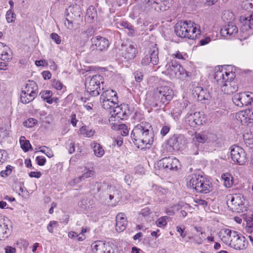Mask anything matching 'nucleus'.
<instances>
[{
	"instance_id": "obj_1",
	"label": "nucleus",
	"mask_w": 253,
	"mask_h": 253,
	"mask_svg": "<svg viewBox=\"0 0 253 253\" xmlns=\"http://www.w3.org/2000/svg\"><path fill=\"white\" fill-rule=\"evenodd\" d=\"M151 124L142 122L136 125L131 133V137L134 144L141 149H149L152 145L153 135L151 132Z\"/></svg>"
},
{
	"instance_id": "obj_2",
	"label": "nucleus",
	"mask_w": 253,
	"mask_h": 253,
	"mask_svg": "<svg viewBox=\"0 0 253 253\" xmlns=\"http://www.w3.org/2000/svg\"><path fill=\"white\" fill-rule=\"evenodd\" d=\"M235 73L232 71H227L222 69L216 71L214 75V79L217 84L221 85V91L225 95H231L237 91V87L235 84L231 85V82L235 78Z\"/></svg>"
},
{
	"instance_id": "obj_3",
	"label": "nucleus",
	"mask_w": 253,
	"mask_h": 253,
	"mask_svg": "<svg viewBox=\"0 0 253 253\" xmlns=\"http://www.w3.org/2000/svg\"><path fill=\"white\" fill-rule=\"evenodd\" d=\"M166 70L163 73L169 76L170 79L179 78L182 80L189 76L188 72L175 60H172L165 66Z\"/></svg>"
},
{
	"instance_id": "obj_4",
	"label": "nucleus",
	"mask_w": 253,
	"mask_h": 253,
	"mask_svg": "<svg viewBox=\"0 0 253 253\" xmlns=\"http://www.w3.org/2000/svg\"><path fill=\"white\" fill-rule=\"evenodd\" d=\"M82 11L79 5L77 4L72 6H69L66 9L65 15L66 20L64 22L65 25L70 29H72L74 24H79L81 20Z\"/></svg>"
},
{
	"instance_id": "obj_5",
	"label": "nucleus",
	"mask_w": 253,
	"mask_h": 253,
	"mask_svg": "<svg viewBox=\"0 0 253 253\" xmlns=\"http://www.w3.org/2000/svg\"><path fill=\"white\" fill-rule=\"evenodd\" d=\"M245 3V6H246L247 8H253V0H251L250 1L247 0ZM240 21L242 24L240 27V32L243 34H245L244 39H246L250 34H252V33L250 32V31L253 29V11L249 16H241Z\"/></svg>"
},
{
	"instance_id": "obj_6",
	"label": "nucleus",
	"mask_w": 253,
	"mask_h": 253,
	"mask_svg": "<svg viewBox=\"0 0 253 253\" xmlns=\"http://www.w3.org/2000/svg\"><path fill=\"white\" fill-rule=\"evenodd\" d=\"M137 5L135 7V9H138L140 12L147 11L151 8H154L155 10H162L161 3L167 2V0H136Z\"/></svg>"
},
{
	"instance_id": "obj_7",
	"label": "nucleus",
	"mask_w": 253,
	"mask_h": 253,
	"mask_svg": "<svg viewBox=\"0 0 253 253\" xmlns=\"http://www.w3.org/2000/svg\"><path fill=\"white\" fill-rule=\"evenodd\" d=\"M226 204L232 211L238 212L242 211L244 208V199L240 194H229L226 196Z\"/></svg>"
},
{
	"instance_id": "obj_8",
	"label": "nucleus",
	"mask_w": 253,
	"mask_h": 253,
	"mask_svg": "<svg viewBox=\"0 0 253 253\" xmlns=\"http://www.w3.org/2000/svg\"><path fill=\"white\" fill-rule=\"evenodd\" d=\"M90 42L91 45L90 46L89 49L91 51L95 50L104 51L107 50L110 45L108 40L100 36L92 37L90 40Z\"/></svg>"
},
{
	"instance_id": "obj_9",
	"label": "nucleus",
	"mask_w": 253,
	"mask_h": 253,
	"mask_svg": "<svg viewBox=\"0 0 253 253\" xmlns=\"http://www.w3.org/2000/svg\"><path fill=\"white\" fill-rule=\"evenodd\" d=\"M231 157L232 160L239 165H243L247 160V154L244 149L237 146L233 145L231 147Z\"/></svg>"
},
{
	"instance_id": "obj_10",
	"label": "nucleus",
	"mask_w": 253,
	"mask_h": 253,
	"mask_svg": "<svg viewBox=\"0 0 253 253\" xmlns=\"http://www.w3.org/2000/svg\"><path fill=\"white\" fill-rule=\"evenodd\" d=\"M231 240L229 246L235 250H243L248 246V243L246 238L237 231L233 232Z\"/></svg>"
},
{
	"instance_id": "obj_11",
	"label": "nucleus",
	"mask_w": 253,
	"mask_h": 253,
	"mask_svg": "<svg viewBox=\"0 0 253 253\" xmlns=\"http://www.w3.org/2000/svg\"><path fill=\"white\" fill-rule=\"evenodd\" d=\"M130 114V110L128 105L121 104L116 106L113 111L112 116L109 118V121H115L116 119L125 120L126 119Z\"/></svg>"
},
{
	"instance_id": "obj_12",
	"label": "nucleus",
	"mask_w": 253,
	"mask_h": 253,
	"mask_svg": "<svg viewBox=\"0 0 253 253\" xmlns=\"http://www.w3.org/2000/svg\"><path fill=\"white\" fill-rule=\"evenodd\" d=\"M160 165L167 169L176 170L179 166V161L175 157H165L160 161Z\"/></svg>"
},
{
	"instance_id": "obj_13",
	"label": "nucleus",
	"mask_w": 253,
	"mask_h": 253,
	"mask_svg": "<svg viewBox=\"0 0 253 253\" xmlns=\"http://www.w3.org/2000/svg\"><path fill=\"white\" fill-rule=\"evenodd\" d=\"M205 119L204 115L197 112L189 115L186 118V122L191 127H196L202 125L205 122Z\"/></svg>"
},
{
	"instance_id": "obj_14",
	"label": "nucleus",
	"mask_w": 253,
	"mask_h": 253,
	"mask_svg": "<svg viewBox=\"0 0 253 253\" xmlns=\"http://www.w3.org/2000/svg\"><path fill=\"white\" fill-rule=\"evenodd\" d=\"M100 99L102 107L106 110L115 108L118 101L117 96H101Z\"/></svg>"
},
{
	"instance_id": "obj_15",
	"label": "nucleus",
	"mask_w": 253,
	"mask_h": 253,
	"mask_svg": "<svg viewBox=\"0 0 253 253\" xmlns=\"http://www.w3.org/2000/svg\"><path fill=\"white\" fill-rule=\"evenodd\" d=\"M122 47H124L125 49H123L124 51L122 52L123 56L126 60H131L135 58L137 53L136 45L135 44H130L124 45L122 44Z\"/></svg>"
},
{
	"instance_id": "obj_16",
	"label": "nucleus",
	"mask_w": 253,
	"mask_h": 253,
	"mask_svg": "<svg viewBox=\"0 0 253 253\" xmlns=\"http://www.w3.org/2000/svg\"><path fill=\"white\" fill-rule=\"evenodd\" d=\"M195 190L198 193L207 194L212 190V185L210 181L202 175Z\"/></svg>"
},
{
	"instance_id": "obj_17",
	"label": "nucleus",
	"mask_w": 253,
	"mask_h": 253,
	"mask_svg": "<svg viewBox=\"0 0 253 253\" xmlns=\"http://www.w3.org/2000/svg\"><path fill=\"white\" fill-rule=\"evenodd\" d=\"M92 251L93 253H110V250H108L110 248L108 243L102 241H94L91 246Z\"/></svg>"
},
{
	"instance_id": "obj_18",
	"label": "nucleus",
	"mask_w": 253,
	"mask_h": 253,
	"mask_svg": "<svg viewBox=\"0 0 253 253\" xmlns=\"http://www.w3.org/2000/svg\"><path fill=\"white\" fill-rule=\"evenodd\" d=\"M188 28L187 29V38L189 39H194L197 38L198 35L201 34L200 26L191 21H187Z\"/></svg>"
},
{
	"instance_id": "obj_19",
	"label": "nucleus",
	"mask_w": 253,
	"mask_h": 253,
	"mask_svg": "<svg viewBox=\"0 0 253 253\" xmlns=\"http://www.w3.org/2000/svg\"><path fill=\"white\" fill-rule=\"evenodd\" d=\"M202 175L198 173H191L186 178L187 187L193 190H196Z\"/></svg>"
},
{
	"instance_id": "obj_20",
	"label": "nucleus",
	"mask_w": 253,
	"mask_h": 253,
	"mask_svg": "<svg viewBox=\"0 0 253 253\" xmlns=\"http://www.w3.org/2000/svg\"><path fill=\"white\" fill-rule=\"evenodd\" d=\"M187 21H181L177 23L174 27V32L176 35L181 38H187V29L188 28Z\"/></svg>"
},
{
	"instance_id": "obj_21",
	"label": "nucleus",
	"mask_w": 253,
	"mask_h": 253,
	"mask_svg": "<svg viewBox=\"0 0 253 253\" xmlns=\"http://www.w3.org/2000/svg\"><path fill=\"white\" fill-rule=\"evenodd\" d=\"M86 90L90 95H110L112 93H115L114 95H117V92L114 91L113 89H107L103 91L102 92H100V88L99 86L96 85H89L88 84H85Z\"/></svg>"
},
{
	"instance_id": "obj_22",
	"label": "nucleus",
	"mask_w": 253,
	"mask_h": 253,
	"mask_svg": "<svg viewBox=\"0 0 253 253\" xmlns=\"http://www.w3.org/2000/svg\"><path fill=\"white\" fill-rule=\"evenodd\" d=\"M234 104L239 107L251 105L253 98L251 96H234L232 98Z\"/></svg>"
},
{
	"instance_id": "obj_23",
	"label": "nucleus",
	"mask_w": 253,
	"mask_h": 253,
	"mask_svg": "<svg viewBox=\"0 0 253 253\" xmlns=\"http://www.w3.org/2000/svg\"><path fill=\"white\" fill-rule=\"evenodd\" d=\"M116 230L119 232L125 230L127 224L125 214L122 212L119 213L116 217Z\"/></svg>"
},
{
	"instance_id": "obj_24",
	"label": "nucleus",
	"mask_w": 253,
	"mask_h": 253,
	"mask_svg": "<svg viewBox=\"0 0 253 253\" xmlns=\"http://www.w3.org/2000/svg\"><path fill=\"white\" fill-rule=\"evenodd\" d=\"M234 231H235L229 229L222 228L220 230L218 236L221 241L225 244L229 245L231 241H232L231 239Z\"/></svg>"
},
{
	"instance_id": "obj_25",
	"label": "nucleus",
	"mask_w": 253,
	"mask_h": 253,
	"mask_svg": "<svg viewBox=\"0 0 253 253\" xmlns=\"http://www.w3.org/2000/svg\"><path fill=\"white\" fill-rule=\"evenodd\" d=\"M238 31V28L236 26L232 23H229L220 30V33L222 36L227 37L228 36H234L237 33Z\"/></svg>"
},
{
	"instance_id": "obj_26",
	"label": "nucleus",
	"mask_w": 253,
	"mask_h": 253,
	"mask_svg": "<svg viewBox=\"0 0 253 253\" xmlns=\"http://www.w3.org/2000/svg\"><path fill=\"white\" fill-rule=\"evenodd\" d=\"M172 98V96H151V99L156 100V101L155 103H151L150 105L154 107H161L162 104H168Z\"/></svg>"
},
{
	"instance_id": "obj_27",
	"label": "nucleus",
	"mask_w": 253,
	"mask_h": 253,
	"mask_svg": "<svg viewBox=\"0 0 253 253\" xmlns=\"http://www.w3.org/2000/svg\"><path fill=\"white\" fill-rule=\"evenodd\" d=\"M209 132L207 131H203L200 132H195L193 135V141L196 144H203L206 143L209 139Z\"/></svg>"
},
{
	"instance_id": "obj_28",
	"label": "nucleus",
	"mask_w": 253,
	"mask_h": 253,
	"mask_svg": "<svg viewBox=\"0 0 253 253\" xmlns=\"http://www.w3.org/2000/svg\"><path fill=\"white\" fill-rule=\"evenodd\" d=\"M38 92V87L37 84L33 81H29L28 83L24 90H22V93L27 95L37 94Z\"/></svg>"
},
{
	"instance_id": "obj_29",
	"label": "nucleus",
	"mask_w": 253,
	"mask_h": 253,
	"mask_svg": "<svg viewBox=\"0 0 253 253\" xmlns=\"http://www.w3.org/2000/svg\"><path fill=\"white\" fill-rule=\"evenodd\" d=\"M117 27L119 28L122 27L125 30V32L129 37H134L135 32L134 26L130 23L126 21H121L117 23Z\"/></svg>"
},
{
	"instance_id": "obj_30",
	"label": "nucleus",
	"mask_w": 253,
	"mask_h": 253,
	"mask_svg": "<svg viewBox=\"0 0 253 253\" xmlns=\"http://www.w3.org/2000/svg\"><path fill=\"white\" fill-rule=\"evenodd\" d=\"M103 77L99 74H95L92 77L88 76L85 79V84L89 85L99 86L100 83L103 84Z\"/></svg>"
},
{
	"instance_id": "obj_31",
	"label": "nucleus",
	"mask_w": 253,
	"mask_h": 253,
	"mask_svg": "<svg viewBox=\"0 0 253 253\" xmlns=\"http://www.w3.org/2000/svg\"><path fill=\"white\" fill-rule=\"evenodd\" d=\"M249 116L248 109L239 111L236 114L237 120L243 125L251 123Z\"/></svg>"
},
{
	"instance_id": "obj_32",
	"label": "nucleus",
	"mask_w": 253,
	"mask_h": 253,
	"mask_svg": "<svg viewBox=\"0 0 253 253\" xmlns=\"http://www.w3.org/2000/svg\"><path fill=\"white\" fill-rule=\"evenodd\" d=\"M190 92L192 95H201V94H210L209 90L207 88H204L199 86L197 84L194 83L190 86Z\"/></svg>"
},
{
	"instance_id": "obj_33",
	"label": "nucleus",
	"mask_w": 253,
	"mask_h": 253,
	"mask_svg": "<svg viewBox=\"0 0 253 253\" xmlns=\"http://www.w3.org/2000/svg\"><path fill=\"white\" fill-rule=\"evenodd\" d=\"M149 54V56H150L151 63L153 65H157L159 62V51L157 44H155L150 48Z\"/></svg>"
},
{
	"instance_id": "obj_34",
	"label": "nucleus",
	"mask_w": 253,
	"mask_h": 253,
	"mask_svg": "<svg viewBox=\"0 0 253 253\" xmlns=\"http://www.w3.org/2000/svg\"><path fill=\"white\" fill-rule=\"evenodd\" d=\"M95 172L93 170H89L87 169L86 171H84L83 174L73 180L74 183H79L83 180L88 178H93L95 177Z\"/></svg>"
},
{
	"instance_id": "obj_35",
	"label": "nucleus",
	"mask_w": 253,
	"mask_h": 253,
	"mask_svg": "<svg viewBox=\"0 0 253 253\" xmlns=\"http://www.w3.org/2000/svg\"><path fill=\"white\" fill-rule=\"evenodd\" d=\"M91 146L93 149L94 155L96 157L100 158L104 155V150L99 143L94 141L91 144Z\"/></svg>"
},
{
	"instance_id": "obj_36",
	"label": "nucleus",
	"mask_w": 253,
	"mask_h": 253,
	"mask_svg": "<svg viewBox=\"0 0 253 253\" xmlns=\"http://www.w3.org/2000/svg\"><path fill=\"white\" fill-rule=\"evenodd\" d=\"M154 92L155 94H160L161 95H170L173 94L172 89L168 85H162L158 87L155 90Z\"/></svg>"
},
{
	"instance_id": "obj_37",
	"label": "nucleus",
	"mask_w": 253,
	"mask_h": 253,
	"mask_svg": "<svg viewBox=\"0 0 253 253\" xmlns=\"http://www.w3.org/2000/svg\"><path fill=\"white\" fill-rule=\"evenodd\" d=\"M19 143L20 147L24 152H27L29 150H33V147L30 141L27 140L25 136H22L20 137Z\"/></svg>"
},
{
	"instance_id": "obj_38",
	"label": "nucleus",
	"mask_w": 253,
	"mask_h": 253,
	"mask_svg": "<svg viewBox=\"0 0 253 253\" xmlns=\"http://www.w3.org/2000/svg\"><path fill=\"white\" fill-rule=\"evenodd\" d=\"M167 144L171 148L170 150L171 151L178 149L179 147V138L176 135L172 136L168 139Z\"/></svg>"
},
{
	"instance_id": "obj_39",
	"label": "nucleus",
	"mask_w": 253,
	"mask_h": 253,
	"mask_svg": "<svg viewBox=\"0 0 253 253\" xmlns=\"http://www.w3.org/2000/svg\"><path fill=\"white\" fill-rule=\"evenodd\" d=\"M221 178L223 181V184L226 187L230 188L233 185V178L230 173L226 172L223 174Z\"/></svg>"
},
{
	"instance_id": "obj_40",
	"label": "nucleus",
	"mask_w": 253,
	"mask_h": 253,
	"mask_svg": "<svg viewBox=\"0 0 253 253\" xmlns=\"http://www.w3.org/2000/svg\"><path fill=\"white\" fill-rule=\"evenodd\" d=\"M80 134L84 135V137H90L92 136L95 131L92 129H90L88 126H82L79 130Z\"/></svg>"
},
{
	"instance_id": "obj_41",
	"label": "nucleus",
	"mask_w": 253,
	"mask_h": 253,
	"mask_svg": "<svg viewBox=\"0 0 253 253\" xmlns=\"http://www.w3.org/2000/svg\"><path fill=\"white\" fill-rule=\"evenodd\" d=\"M11 51L10 48L6 45L3 48L0 58L6 61H9L12 59V55L10 54Z\"/></svg>"
},
{
	"instance_id": "obj_42",
	"label": "nucleus",
	"mask_w": 253,
	"mask_h": 253,
	"mask_svg": "<svg viewBox=\"0 0 253 253\" xmlns=\"http://www.w3.org/2000/svg\"><path fill=\"white\" fill-rule=\"evenodd\" d=\"M169 217L167 216H164L159 218L156 221L157 226L160 228H164L167 224V220Z\"/></svg>"
},
{
	"instance_id": "obj_43",
	"label": "nucleus",
	"mask_w": 253,
	"mask_h": 253,
	"mask_svg": "<svg viewBox=\"0 0 253 253\" xmlns=\"http://www.w3.org/2000/svg\"><path fill=\"white\" fill-rule=\"evenodd\" d=\"M9 136V132L8 129L5 127L0 128V142L5 140Z\"/></svg>"
},
{
	"instance_id": "obj_44",
	"label": "nucleus",
	"mask_w": 253,
	"mask_h": 253,
	"mask_svg": "<svg viewBox=\"0 0 253 253\" xmlns=\"http://www.w3.org/2000/svg\"><path fill=\"white\" fill-rule=\"evenodd\" d=\"M37 124V120L34 118H29L24 122V126L27 127H33Z\"/></svg>"
},
{
	"instance_id": "obj_45",
	"label": "nucleus",
	"mask_w": 253,
	"mask_h": 253,
	"mask_svg": "<svg viewBox=\"0 0 253 253\" xmlns=\"http://www.w3.org/2000/svg\"><path fill=\"white\" fill-rule=\"evenodd\" d=\"M8 158V154L7 152L3 149H0V166L5 162Z\"/></svg>"
},
{
	"instance_id": "obj_46",
	"label": "nucleus",
	"mask_w": 253,
	"mask_h": 253,
	"mask_svg": "<svg viewBox=\"0 0 253 253\" xmlns=\"http://www.w3.org/2000/svg\"><path fill=\"white\" fill-rule=\"evenodd\" d=\"M246 230L251 233L253 231V214L252 217H249L247 219Z\"/></svg>"
},
{
	"instance_id": "obj_47",
	"label": "nucleus",
	"mask_w": 253,
	"mask_h": 253,
	"mask_svg": "<svg viewBox=\"0 0 253 253\" xmlns=\"http://www.w3.org/2000/svg\"><path fill=\"white\" fill-rule=\"evenodd\" d=\"M120 133L123 136H126L128 134V130L125 124H120L117 127Z\"/></svg>"
},
{
	"instance_id": "obj_48",
	"label": "nucleus",
	"mask_w": 253,
	"mask_h": 253,
	"mask_svg": "<svg viewBox=\"0 0 253 253\" xmlns=\"http://www.w3.org/2000/svg\"><path fill=\"white\" fill-rule=\"evenodd\" d=\"M52 85L57 90H63L62 93H64V90H66V86L59 81L54 80L52 83Z\"/></svg>"
},
{
	"instance_id": "obj_49",
	"label": "nucleus",
	"mask_w": 253,
	"mask_h": 253,
	"mask_svg": "<svg viewBox=\"0 0 253 253\" xmlns=\"http://www.w3.org/2000/svg\"><path fill=\"white\" fill-rule=\"evenodd\" d=\"M96 12L95 11L93 7H89L86 10V17L93 20L96 16Z\"/></svg>"
},
{
	"instance_id": "obj_50",
	"label": "nucleus",
	"mask_w": 253,
	"mask_h": 253,
	"mask_svg": "<svg viewBox=\"0 0 253 253\" xmlns=\"http://www.w3.org/2000/svg\"><path fill=\"white\" fill-rule=\"evenodd\" d=\"M58 226V222L56 221H50L47 226V230L51 233L54 232V228H56Z\"/></svg>"
},
{
	"instance_id": "obj_51",
	"label": "nucleus",
	"mask_w": 253,
	"mask_h": 253,
	"mask_svg": "<svg viewBox=\"0 0 253 253\" xmlns=\"http://www.w3.org/2000/svg\"><path fill=\"white\" fill-rule=\"evenodd\" d=\"M13 169V167L10 165H8L6 167V169L4 170H2L0 172V175L1 176H7L11 174Z\"/></svg>"
},
{
	"instance_id": "obj_52",
	"label": "nucleus",
	"mask_w": 253,
	"mask_h": 253,
	"mask_svg": "<svg viewBox=\"0 0 253 253\" xmlns=\"http://www.w3.org/2000/svg\"><path fill=\"white\" fill-rule=\"evenodd\" d=\"M135 80L137 83L141 82L143 79V73L140 71H136L134 73Z\"/></svg>"
},
{
	"instance_id": "obj_53",
	"label": "nucleus",
	"mask_w": 253,
	"mask_h": 253,
	"mask_svg": "<svg viewBox=\"0 0 253 253\" xmlns=\"http://www.w3.org/2000/svg\"><path fill=\"white\" fill-rule=\"evenodd\" d=\"M14 13L11 9L8 10L6 14V19L8 23L12 22L14 21Z\"/></svg>"
},
{
	"instance_id": "obj_54",
	"label": "nucleus",
	"mask_w": 253,
	"mask_h": 253,
	"mask_svg": "<svg viewBox=\"0 0 253 253\" xmlns=\"http://www.w3.org/2000/svg\"><path fill=\"white\" fill-rule=\"evenodd\" d=\"M243 138L246 144L250 145L253 143V136L252 134L246 133L243 135Z\"/></svg>"
},
{
	"instance_id": "obj_55",
	"label": "nucleus",
	"mask_w": 253,
	"mask_h": 253,
	"mask_svg": "<svg viewBox=\"0 0 253 253\" xmlns=\"http://www.w3.org/2000/svg\"><path fill=\"white\" fill-rule=\"evenodd\" d=\"M42 148L45 149H42L40 151V152L45 154V155H46V156H47L48 158H51L54 156L52 151L48 147L44 146L42 147Z\"/></svg>"
},
{
	"instance_id": "obj_56",
	"label": "nucleus",
	"mask_w": 253,
	"mask_h": 253,
	"mask_svg": "<svg viewBox=\"0 0 253 253\" xmlns=\"http://www.w3.org/2000/svg\"><path fill=\"white\" fill-rule=\"evenodd\" d=\"M34 99V96H20V101L23 104L28 103Z\"/></svg>"
},
{
	"instance_id": "obj_57",
	"label": "nucleus",
	"mask_w": 253,
	"mask_h": 253,
	"mask_svg": "<svg viewBox=\"0 0 253 253\" xmlns=\"http://www.w3.org/2000/svg\"><path fill=\"white\" fill-rule=\"evenodd\" d=\"M194 201L196 204V206L201 205L205 208V207H207L208 205V203L207 201L199 198H196L194 200Z\"/></svg>"
},
{
	"instance_id": "obj_58",
	"label": "nucleus",
	"mask_w": 253,
	"mask_h": 253,
	"mask_svg": "<svg viewBox=\"0 0 253 253\" xmlns=\"http://www.w3.org/2000/svg\"><path fill=\"white\" fill-rule=\"evenodd\" d=\"M37 164L39 166H42L46 162V159L43 156H37L36 158Z\"/></svg>"
},
{
	"instance_id": "obj_59",
	"label": "nucleus",
	"mask_w": 253,
	"mask_h": 253,
	"mask_svg": "<svg viewBox=\"0 0 253 253\" xmlns=\"http://www.w3.org/2000/svg\"><path fill=\"white\" fill-rule=\"evenodd\" d=\"M50 38L56 43L59 44L61 43L60 37L57 34L55 33H52L50 35Z\"/></svg>"
},
{
	"instance_id": "obj_60",
	"label": "nucleus",
	"mask_w": 253,
	"mask_h": 253,
	"mask_svg": "<svg viewBox=\"0 0 253 253\" xmlns=\"http://www.w3.org/2000/svg\"><path fill=\"white\" fill-rule=\"evenodd\" d=\"M150 62H151V61L149 55H147L144 57H143L141 61V63L142 66H147L149 64Z\"/></svg>"
},
{
	"instance_id": "obj_61",
	"label": "nucleus",
	"mask_w": 253,
	"mask_h": 253,
	"mask_svg": "<svg viewBox=\"0 0 253 253\" xmlns=\"http://www.w3.org/2000/svg\"><path fill=\"white\" fill-rule=\"evenodd\" d=\"M86 232V229L85 228H82L81 232L80 233L81 234L80 236L77 239V241H83L85 240L86 237L84 235V233Z\"/></svg>"
},
{
	"instance_id": "obj_62",
	"label": "nucleus",
	"mask_w": 253,
	"mask_h": 253,
	"mask_svg": "<svg viewBox=\"0 0 253 253\" xmlns=\"http://www.w3.org/2000/svg\"><path fill=\"white\" fill-rule=\"evenodd\" d=\"M81 234H78L76 232L71 231L68 232V236L69 238L71 239H75L77 238V239L80 236Z\"/></svg>"
},
{
	"instance_id": "obj_63",
	"label": "nucleus",
	"mask_w": 253,
	"mask_h": 253,
	"mask_svg": "<svg viewBox=\"0 0 253 253\" xmlns=\"http://www.w3.org/2000/svg\"><path fill=\"white\" fill-rule=\"evenodd\" d=\"M29 175L31 177L40 178L42 176V173L40 171H31Z\"/></svg>"
},
{
	"instance_id": "obj_64",
	"label": "nucleus",
	"mask_w": 253,
	"mask_h": 253,
	"mask_svg": "<svg viewBox=\"0 0 253 253\" xmlns=\"http://www.w3.org/2000/svg\"><path fill=\"white\" fill-rule=\"evenodd\" d=\"M16 249L14 247L11 246H7L5 248V253H15Z\"/></svg>"
}]
</instances>
